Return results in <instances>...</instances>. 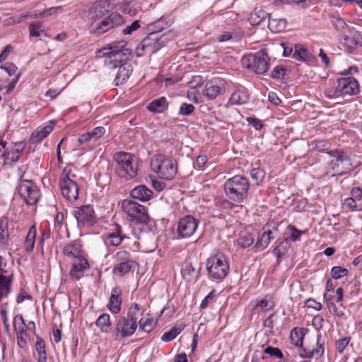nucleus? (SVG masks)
<instances>
[{"instance_id":"nucleus-39","label":"nucleus","mask_w":362,"mask_h":362,"mask_svg":"<svg viewBox=\"0 0 362 362\" xmlns=\"http://www.w3.org/2000/svg\"><path fill=\"white\" fill-rule=\"evenodd\" d=\"M36 239V228L32 226L25 237L24 246L28 253L33 251Z\"/></svg>"},{"instance_id":"nucleus-62","label":"nucleus","mask_w":362,"mask_h":362,"mask_svg":"<svg viewBox=\"0 0 362 362\" xmlns=\"http://www.w3.org/2000/svg\"><path fill=\"white\" fill-rule=\"evenodd\" d=\"M93 139L96 140L101 137L105 133V129L103 127H97L91 132H89Z\"/></svg>"},{"instance_id":"nucleus-8","label":"nucleus","mask_w":362,"mask_h":362,"mask_svg":"<svg viewBox=\"0 0 362 362\" xmlns=\"http://www.w3.org/2000/svg\"><path fill=\"white\" fill-rule=\"evenodd\" d=\"M125 41H116L108 45L110 55L105 59L104 64L107 69L112 70L119 62H127L132 56V49L126 47Z\"/></svg>"},{"instance_id":"nucleus-63","label":"nucleus","mask_w":362,"mask_h":362,"mask_svg":"<svg viewBox=\"0 0 362 362\" xmlns=\"http://www.w3.org/2000/svg\"><path fill=\"white\" fill-rule=\"evenodd\" d=\"M305 305L308 308H313L317 311L322 309V304L312 298H309L305 301Z\"/></svg>"},{"instance_id":"nucleus-37","label":"nucleus","mask_w":362,"mask_h":362,"mask_svg":"<svg viewBox=\"0 0 362 362\" xmlns=\"http://www.w3.org/2000/svg\"><path fill=\"white\" fill-rule=\"evenodd\" d=\"M35 349L38 354L37 362H47L45 342L39 336L36 337Z\"/></svg>"},{"instance_id":"nucleus-50","label":"nucleus","mask_w":362,"mask_h":362,"mask_svg":"<svg viewBox=\"0 0 362 362\" xmlns=\"http://www.w3.org/2000/svg\"><path fill=\"white\" fill-rule=\"evenodd\" d=\"M250 175L256 185H259L264 177V171L259 168H253L250 171Z\"/></svg>"},{"instance_id":"nucleus-53","label":"nucleus","mask_w":362,"mask_h":362,"mask_svg":"<svg viewBox=\"0 0 362 362\" xmlns=\"http://www.w3.org/2000/svg\"><path fill=\"white\" fill-rule=\"evenodd\" d=\"M286 73V69L284 66L279 65L274 68L271 73V76L274 79H281Z\"/></svg>"},{"instance_id":"nucleus-13","label":"nucleus","mask_w":362,"mask_h":362,"mask_svg":"<svg viewBox=\"0 0 362 362\" xmlns=\"http://www.w3.org/2000/svg\"><path fill=\"white\" fill-rule=\"evenodd\" d=\"M71 170L65 168L60 175L59 185L63 196L70 202L76 201L78 197V185L72 180L69 175Z\"/></svg>"},{"instance_id":"nucleus-43","label":"nucleus","mask_w":362,"mask_h":362,"mask_svg":"<svg viewBox=\"0 0 362 362\" xmlns=\"http://www.w3.org/2000/svg\"><path fill=\"white\" fill-rule=\"evenodd\" d=\"M274 306V303L272 300L270 296H265L263 299L257 302L255 308H260L262 311H268L272 309Z\"/></svg>"},{"instance_id":"nucleus-28","label":"nucleus","mask_w":362,"mask_h":362,"mask_svg":"<svg viewBox=\"0 0 362 362\" xmlns=\"http://www.w3.org/2000/svg\"><path fill=\"white\" fill-rule=\"evenodd\" d=\"M173 23L172 18L169 17L163 16L153 23L150 24L148 29L151 32H157L160 34L165 28H169Z\"/></svg>"},{"instance_id":"nucleus-10","label":"nucleus","mask_w":362,"mask_h":362,"mask_svg":"<svg viewBox=\"0 0 362 362\" xmlns=\"http://www.w3.org/2000/svg\"><path fill=\"white\" fill-rule=\"evenodd\" d=\"M327 153L335 158L332 160L329 163L330 168L334 172L332 176L344 175L355 168L347 153L341 150L336 149L327 151Z\"/></svg>"},{"instance_id":"nucleus-29","label":"nucleus","mask_w":362,"mask_h":362,"mask_svg":"<svg viewBox=\"0 0 362 362\" xmlns=\"http://www.w3.org/2000/svg\"><path fill=\"white\" fill-rule=\"evenodd\" d=\"M168 107V103L165 97H160L152 100L147 106V110L154 113H163Z\"/></svg>"},{"instance_id":"nucleus-9","label":"nucleus","mask_w":362,"mask_h":362,"mask_svg":"<svg viewBox=\"0 0 362 362\" xmlns=\"http://www.w3.org/2000/svg\"><path fill=\"white\" fill-rule=\"evenodd\" d=\"M270 58L264 50H260L255 54H249L245 55L241 63L244 67L251 69L257 74H263L267 72L269 68Z\"/></svg>"},{"instance_id":"nucleus-11","label":"nucleus","mask_w":362,"mask_h":362,"mask_svg":"<svg viewBox=\"0 0 362 362\" xmlns=\"http://www.w3.org/2000/svg\"><path fill=\"white\" fill-rule=\"evenodd\" d=\"M122 207L131 221L136 223H147L150 220L145 206L133 200H123Z\"/></svg>"},{"instance_id":"nucleus-14","label":"nucleus","mask_w":362,"mask_h":362,"mask_svg":"<svg viewBox=\"0 0 362 362\" xmlns=\"http://www.w3.org/2000/svg\"><path fill=\"white\" fill-rule=\"evenodd\" d=\"M16 190L28 205H34L40 197V190L31 180H21Z\"/></svg>"},{"instance_id":"nucleus-1","label":"nucleus","mask_w":362,"mask_h":362,"mask_svg":"<svg viewBox=\"0 0 362 362\" xmlns=\"http://www.w3.org/2000/svg\"><path fill=\"white\" fill-rule=\"evenodd\" d=\"M176 36L177 33L173 29L162 34L150 32L136 47L135 54L137 57H141L147 53H156L165 46L168 41L174 40Z\"/></svg>"},{"instance_id":"nucleus-51","label":"nucleus","mask_w":362,"mask_h":362,"mask_svg":"<svg viewBox=\"0 0 362 362\" xmlns=\"http://www.w3.org/2000/svg\"><path fill=\"white\" fill-rule=\"evenodd\" d=\"M195 107L190 103H183L181 104L179 110V115L188 116L193 113Z\"/></svg>"},{"instance_id":"nucleus-27","label":"nucleus","mask_w":362,"mask_h":362,"mask_svg":"<svg viewBox=\"0 0 362 362\" xmlns=\"http://www.w3.org/2000/svg\"><path fill=\"white\" fill-rule=\"evenodd\" d=\"M200 268H195L191 262H186L182 269L184 279L188 282L196 281L199 277Z\"/></svg>"},{"instance_id":"nucleus-57","label":"nucleus","mask_w":362,"mask_h":362,"mask_svg":"<svg viewBox=\"0 0 362 362\" xmlns=\"http://www.w3.org/2000/svg\"><path fill=\"white\" fill-rule=\"evenodd\" d=\"M334 285L332 279H329L325 285V293L324 294L325 299H332L334 296Z\"/></svg>"},{"instance_id":"nucleus-47","label":"nucleus","mask_w":362,"mask_h":362,"mask_svg":"<svg viewBox=\"0 0 362 362\" xmlns=\"http://www.w3.org/2000/svg\"><path fill=\"white\" fill-rule=\"evenodd\" d=\"M139 324L140 326V329L148 333L153 329L156 322L151 317H148L146 319L141 318L139 321Z\"/></svg>"},{"instance_id":"nucleus-64","label":"nucleus","mask_w":362,"mask_h":362,"mask_svg":"<svg viewBox=\"0 0 362 362\" xmlns=\"http://www.w3.org/2000/svg\"><path fill=\"white\" fill-rule=\"evenodd\" d=\"M315 148L319 151H324L325 150L329 149V144L325 140L317 141L315 143Z\"/></svg>"},{"instance_id":"nucleus-36","label":"nucleus","mask_w":362,"mask_h":362,"mask_svg":"<svg viewBox=\"0 0 362 362\" xmlns=\"http://www.w3.org/2000/svg\"><path fill=\"white\" fill-rule=\"evenodd\" d=\"M134 261H124L116 264L113 268V274L119 276H123L132 269Z\"/></svg>"},{"instance_id":"nucleus-46","label":"nucleus","mask_w":362,"mask_h":362,"mask_svg":"<svg viewBox=\"0 0 362 362\" xmlns=\"http://www.w3.org/2000/svg\"><path fill=\"white\" fill-rule=\"evenodd\" d=\"M349 270L340 266H334L331 269L330 275L334 279H339L343 276H347Z\"/></svg>"},{"instance_id":"nucleus-45","label":"nucleus","mask_w":362,"mask_h":362,"mask_svg":"<svg viewBox=\"0 0 362 362\" xmlns=\"http://www.w3.org/2000/svg\"><path fill=\"white\" fill-rule=\"evenodd\" d=\"M13 327L16 332L25 333L27 325H25L23 315H17L13 319Z\"/></svg>"},{"instance_id":"nucleus-22","label":"nucleus","mask_w":362,"mask_h":362,"mask_svg":"<svg viewBox=\"0 0 362 362\" xmlns=\"http://www.w3.org/2000/svg\"><path fill=\"white\" fill-rule=\"evenodd\" d=\"M128 238L124 234L122 233L121 226L116 223L115 231L108 233L104 238V242L107 246H118L121 244L122 241Z\"/></svg>"},{"instance_id":"nucleus-4","label":"nucleus","mask_w":362,"mask_h":362,"mask_svg":"<svg viewBox=\"0 0 362 362\" xmlns=\"http://www.w3.org/2000/svg\"><path fill=\"white\" fill-rule=\"evenodd\" d=\"M114 158L117 162L115 170L119 177L129 180L137 175L138 162L133 154L119 151L115 154Z\"/></svg>"},{"instance_id":"nucleus-40","label":"nucleus","mask_w":362,"mask_h":362,"mask_svg":"<svg viewBox=\"0 0 362 362\" xmlns=\"http://www.w3.org/2000/svg\"><path fill=\"white\" fill-rule=\"evenodd\" d=\"M254 241L255 239L252 234L247 232L241 234L236 240L237 245L243 249L251 246Z\"/></svg>"},{"instance_id":"nucleus-6","label":"nucleus","mask_w":362,"mask_h":362,"mask_svg":"<svg viewBox=\"0 0 362 362\" xmlns=\"http://www.w3.org/2000/svg\"><path fill=\"white\" fill-rule=\"evenodd\" d=\"M206 268L209 279L220 282L228 275L230 267L226 257L218 252L207 259Z\"/></svg>"},{"instance_id":"nucleus-32","label":"nucleus","mask_w":362,"mask_h":362,"mask_svg":"<svg viewBox=\"0 0 362 362\" xmlns=\"http://www.w3.org/2000/svg\"><path fill=\"white\" fill-rule=\"evenodd\" d=\"M286 20L285 18H272L271 14L268 18V28L273 33H280L283 31L286 26Z\"/></svg>"},{"instance_id":"nucleus-52","label":"nucleus","mask_w":362,"mask_h":362,"mask_svg":"<svg viewBox=\"0 0 362 362\" xmlns=\"http://www.w3.org/2000/svg\"><path fill=\"white\" fill-rule=\"evenodd\" d=\"M264 353L272 356H275L279 359H282L284 358L282 351L280 349L276 347L268 346L264 349Z\"/></svg>"},{"instance_id":"nucleus-5","label":"nucleus","mask_w":362,"mask_h":362,"mask_svg":"<svg viewBox=\"0 0 362 362\" xmlns=\"http://www.w3.org/2000/svg\"><path fill=\"white\" fill-rule=\"evenodd\" d=\"M249 187L247 179L241 175H235L228 179L224 184L226 196L235 203H241L247 198Z\"/></svg>"},{"instance_id":"nucleus-38","label":"nucleus","mask_w":362,"mask_h":362,"mask_svg":"<svg viewBox=\"0 0 362 362\" xmlns=\"http://www.w3.org/2000/svg\"><path fill=\"white\" fill-rule=\"evenodd\" d=\"M249 95L244 90L235 91L230 98V103L232 105H243L248 102Z\"/></svg>"},{"instance_id":"nucleus-21","label":"nucleus","mask_w":362,"mask_h":362,"mask_svg":"<svg viewBox=\"0 0 362 362\" xmlns=\"http://www.w3.org/2000/svg\"><path fill=\"white\" fill-rule=\"evenodd\" d=\"M118 68V71L115 78V83L116 86L124 83L130 76L132 72V66L127 63V62H119L116 64L114 69Z\"/></svg>"},{"instance_id":"nucleus-12","label":"nucleus","mask_w":362,"mask_h":362,"mask_svg":"<svg viewBox=\"0 0 362 362\" xmlns=\"http://www.w3.org/2000/svg\"><path fill=\"white\" fill-rule=\"evenodd\" d=\"M124 23V20L122 16L117 12H113L100 23L97 24L92 23L89 28L91 33L100 35Z\"/></svg>"},{"instance_id":"nucleus-49","label":"nucleus","mask_w":362,"mask_h":362,"mask_svg":"<svg viewBox=\"0 0 362 362\" xmlns=\"http://www.w3.org/2000/svg\"><path fill=\"white\" fill-rule=\"evenodd\" d=\"M181 329L180 328L173 327L168 332H165L161 337L163 341H170L174 339L180 333Z\"/></svg>"},{"instance_id":"nucleus-35","label":"nucleus","mask_w":362,"mask_h":362,"mask_svg":"<svg viewBox=\"0 0 362 362\" xmlns=\"http://www.w3.org/2000/svg\"><path fill=\"white\" fill-rule=\"evenodd\" d=\"M13 277H7L0 274V301L4 297H7L11 291V282Z\"/></svg>"},{"instance_id":"nucleus-25","label":"nucleus","mask_w":362,"mask_h":362,"mask_svg":"<svg viewBox=\"0 0 362 362\" xmlns=\"http://www.w3.org/2000/svg\"><path fill=\"white\" fill-rule=\"evenodd\" d=\"M62 253L74 259L83 257L81 245L78 240H74L67 243L62 250Z\"/></svg>"},{"instance_id":"nucleus-61","label":"nucleus","mask_w":362,"mask_h":362,"mask_svg":"<svg viewBox=\"0 0 362 362\" xmlns=\"http://www.w3.org/2000/svg\"><path fill=\"white\" fill-rule=\"evenodd\" d=\"M246 120L256 130H260L264 126L262 122L256 117H248Z\"/></svg>"},{"instance_id":"nucleus-55","label":"nucleus","mask_w":362,"mask_h":362,"mask_svg":"<svg viewBox=\"0 0 362 362\" xmlns=\"http://www.w3.org/2000/svg\"><path fill=\"white\" fill-rule=\"evenodd\" d=\"M351 341V337H344L336 341V349L339 353L342 354Z\"/></svg>"},{"instance_id":"nucleus-44","label":"nucleus","mask_w":362,"mask_h":362,"mask_svg":"<svg viewBox=\"0 0 362 362\" xmlns=\"http://www.w3.org/2000/svg\"><path fill=\"white\" fill-rule=\"evenodd\" d=\"M3 156L4 158V165H8L10 167L14 166L20 158L18 153H16L13 151L7 153L4 152Z\"/></svg>"},{"instance_id":"nucleus-54","label":"nucleus","mask_w":362,"mask_h":362,"mask_svg":"<svg viewBox=\"0 0 362 362\" xmlns=\"http://www.w3.org/2000/svg\"><path fill=\"white\" fill-rule=\"evenodd\" d=\"M221 16L223 21L227 24H230L236 21L238 16L235 12L230 11L221 14Z\"/></svg>"},{"instance_id":"nucleus-23","label":"nucleus","mask_w":362,"mask_h":362,"mask_svg":"<svg viewBox=\"0 0 362 362\" xmlns=\"http://www.w3.org/2000/svg\"><path fill=\"white\" fill-rule=\"evenodd\" d=\"M122 291L119 287L112 288L107 307L114 314H117L121 310Z\"/></svg>"},{"instance_id":"nucleus-3","label":"nucleus","mask_w":362,"mask_h":362,"mask_svg":"<svg viewBox=\"0 0 362 362\" xmlns=\"http://www.w3.org/2000/svg\"><path fill=\"white\" fill-rule=\"evenodd\" d=\"M308 332V329L303 327H294L290 333V340L296 347H300V356L303 358H312L314 355L322 356L325 351L324 342H321V336L317 334L313 341L316 344V347L313 349L305 348L303 346V338Z\"/></svg>"},{"instance_id":"nucleus-30","label":"nucleus","mask_w":362,"mask_h":362,"mask_svg":"<svg viewBox=\"0 0 362 362\" xmlns=\"http://www.w3.org/2000/svg\"><path fill=\"white\" fill-rule=\"evenodd\" d=\"M329 19L332 26L337 32L344 34L349 30L347 23L339 15L331 13L329 15Z\"/></svg>"},{"instance_id":"nucleus-24","label":"nucleus","mask_w":362,"mask_h":362,"mask_svg":"<svg viewBox=\"0 0 362 362\" xmlns=\"http://www.w3.org/2000/svg\"><path fill=\"white\" fill-rule=\"evenodd\" d=\"M49 124L45 127H40L35 132H33L30 137L29 143L34 144L41 141L44 138L52 131L55 122L53 121L49 122Z\"/></svg>"},{"instance_id":"nucleus-58","label":"nucleus","mask_w":362,"mask_h":362,"mask_svg":"<svg viewBox=\"0 0 362 362\" xmlns=\"http://www.w3.org/2000/svg\"><path fill=\"white\" fill-rule=\"evenodd\" d=\"M140 28V21L139 20L134 21L131 25H127L122 30V34L131 35L132 32L138 30Z\"/></svg>"},{"instance_id":"nucleus-59","label":"nucleus","mask_w":362,"mask_h":362,"mask_svg":"<svg viewBox=\"0 0 362 362\" xmlns=\"http://www.w3.org/2000/svg\"><path fill=\"white\" fill-rule=\"evenodd\" d=\"M214 289L212 290L202 301L200 304V309H206L209 305L214 301Z\"/></svg>"},{"instance_id":"nucleus-7","label":"nucleus","mask_w":362,"mask_h":362,"mask_svg":"<svg viewBox=\"0 0 362 362\" xmlns=\"http://www.w3.org/2000/svg\"><path fill=\"white\" fill-rule=\"evenodd\" d=\"M151 168L159 177L169 180L173 179L177 172L176 160L161 154L156 155L152 158Z\"/></svg>"},{"instance_id":"nucleus-33","label":"nucleus","mask_w":362,"mask_h":362,"mask_svg":"<svg viewBox=\"0 0 362 362\" xmlns=\"http://www.w3.org/2000/svg\"><path fill=\"white\" fill-rule=\"evenodd\" d=\"M8 219L6 216L0 218V247L8 245L9 233L8 229Z\"/></svg>"},{"instance_id":"nucleus-18","label":"nucleus","mask_w":362,"mask_h":362,"mask_svg":"<svg viewBox=\"0 0 362 362\" xmlns=\"http://www.w3.org/2000/svg\"><path fill=\"white\" fill-rule=\"evenodd\" d=\"M359 84L352 76L341 78L337 80V91L340 95H353L359 93Z\"/></svg>"},{"instance_id":"nucleus-56","label":"nucleus","mask_w":362,"mask_h":362,"mask_svg":"<svg viewBox=\"0 0 362 362\" xmlns=\"http://www.w3.org/2000/svg\"><path fill=\"white\" fill-rule=\"evenodd\" d=\"M288 230L291 234L290 239L291 241L295 242L299 239L300 235H302L304 232L297 229L293 225L288 226Z\"/></svg>"},{"instance_id":"nucleus-15","label":"nucleus","mask_w":362,"mask_h":362,"mask_svg":"<svg viewBox=\"0 0 362 362\" xmlns=\"http://www.w3.org/2000/svg\"><path fill=\"white\" fill-rule=\"evenodd\" d=\"M73 215L77 221L78 227H90L96 223V216L92 205H83L76 207Z\"/></svg>"},{"instance_id":"nucleus-60","label":"nucleus","mask_w":362,"mask_h":362,"mask_svg":"<svg viewBox=\"0 0 362 362\" xmlns=\"http://www.w3.org/2000/svg\"><path fill=\"white\" fill-rule=\"evenodd\" d=\"M1 69L4 70L8 76H12L16 74L17 66L12 62H6L1 66Z\"/></svg>"},{"instance_id":"nucleus-41","label":"nucleus","mask_w":362,"mask_h":362,"mask_svg":"<svg viewBox=\"0 0 362 362\" xmlns=\"http://www.w3.org/2000/svg\"><path fill=\"white\" fill-rule=\"evenodd\" d=\"M95 325L100 328L101 332H107L111 326L110 315L103 314L96 320Z\"/></svg>"},{"instance_id":"nucleus-34","label":"nucleus","mask_w":362,"mask_h":362,"mask_svg":"<svg viewBox=\"0 0 362 362\" xmlns=\"http://www.w3.org/2000/svg\"><path fill=\"white\" fill-rule=\"evenodd\" d=\"M269 14L265 11L255 8L250 13L248 21L252 25L260 24L266 18H269Z\"/></svg>"},{"instance_id":"nucleus-42","label":"nucleus","mask_w":362,"mask_h":362,"mask_svg":"<svg viewBox=\"0 0 362 362\" xmlns=\"http://www.w3.org/2000/svg\"><path fill=\"white\" fill-rule=\"evenodd\" d=\"M309 54H310L307 49H305L300 45H296L295 50L293 53L292 57L293 58L297 60L303 62L309 58Z\"/></svg>"},{"instance_id":"nucleus-2","label":"nucleus","mask_w":362,"mask_h":362,"mask_svg":"<svg viewBox=\"0 0 362 362\" xmlns=\"http://www.w3.org/2000/svg\"><path fill=\"white\" fill-rule=\"evenodd\" d=\"M141 308L139 304H133L128 310L127 317L119 316L115 324V339L122 340L132 336L137 328V317Z\"/></svg>"},{"instance_id":"nucleus-17","label":"nucleus","mask_w":362,"mask_h":362,"mask_svg":"<svg viewBox=\"0 0 362 362\" xmlns=\"http://www.w3.org/2000/svg\"><path fill=\"white\" fill-rule=\"evenodd\" d=\"M199 221L192 215L181 218L177 224V235L180 238H188L192 236L198 227Z\"/></svg>"},{"instance_id":"nucleus-16","label":"nucleus","mask_w":362,"mask_h":362,"mask_svg":"<svg viewBox=\"0 0 362 362\" xmlns=\"http://www.w3.org/2000/svg\"><path fill=\"white\" fill-rule=\"evenodd\" d=\"M226 91V80L221 77H214L206 83L202 94L208 100H214L223 95Z\"/></svg>"},{"instance_id":"nucleus-31","label":"nucleus","mask_w":362,"mask_h":362,"mask_svg":"<svg viewBox=\"0 0 362 362\" xmlns=\"http://www.w3.org/2000/svg\"><path fill=\"white\" fill-rule=\"evenodd\" d=\"M272 231L271 230H264L259 236L254 247L257 250H263L267 248L274 237L272 236Z\"/></svg>"},{"instance_id":"nucleus-26","label":"nucleus","mask_w":362,"mask_h":362,"mask_svg":"<svg viewBox=\"0 0 362 362\" xmlns=\"http://www.w3.org/2000/svg\"><path fill=\"white\" fill-rule=\"evenodd\" d=\"M153 191L144 185L134 187L130 192L131 197L141 202H146L153 196Z\"/></svg>"},{"instance_id":"nucleus-20","label":"nucleus","mask_w":362,"mask_h":362,"mask_svg":"<svg viewBox=\"0 0 362 362\" xmlns=\"http://www.w3.org/2000/svg\"><path fill=\"white\" fill-rule=\"evenodd\" d=\"M89 267V263L84 257L76 259L72 264L70 275L73 279L79 280L82 276V273L87 270Z\"/></svg>"},{"instance_id":"nucleus-19","label":"nucleus","mask_w":362,"mask_h":362,"mask_svg":"<svg viewBox=\"0 0 362 362\" xmlns=\"http://www.w3.org/2000/svg\"><path fill=\"white\" fill-rule=\"evenodd\" d=\"M110 8L108 0H97L87 11V18L95 23V21L109 12Z\"/></svg>"},{"instance_id":"nucleus-48","label":"nucleus","mask_w":362,"mask_h":362,"mask_svg":"<svg viewBox=\"0 0 362 362\" xmlns=\"http://www.w3.org/2000/svg\"><path fill=\"white\" fill-rule=\"evenodd\" d=\"M44 32V27L40 22H34L29 25V33L30 36L39 37Z\"/></svg>"}]
</instances>
